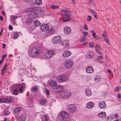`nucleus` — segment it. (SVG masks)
<instances>
[{
    "label": "nucleus",
    "instance_id": "obj_1",
    "mask_svg": "<svg viewBox=\"0 0 121 121\" xmlns=\"http://www.w3.org/2000/svg\"><path fill=\"white\" fill-rule=\"evenodd\" d=\"M42 52V50L41 48L38 47L36 48L34 47L30 51V54L31 56H35L38 55L40 53Z\"/></svg>",
    "mask_w": 121,
    "mask_h": 121
},
{
    "label": "nucleus",
    "instance_id": "obj_2",
    "mask_svg": "<svg viewBox=\"0 0 121 121\" xmlns=\"http://www.w3.org/2000/svg\"><path fill=\"white\" fill-rule=\"evenodd\" d=\"M60 96L63 98L67 99L69 98L72 95L71 92L67 91H63L60 93Z\"/></svg>",
    "mask_w": 121,
    "mask_h": 121
},
{
    "label": "nucleus",
    "instance_id": "obj_3",
    "mask_svg": "<svg viewBox=\"0 0 121 121\" xmlns=\"http://www.w3.org/2000/svg\"><path fill=\"white\" fill-rule=\"evenodd\" d=\"M60 116L58 117L59 120H62L67 118L69 116V115L68 112L65 111H62L60 112Z\"/></svg>",
    "mask_w": 121,
    "mask_h": 121
},
{
    "label": "nucleus",
    "instance_id": "obj_4",
    "mask_svg": "<svg viewBox=\"0 0 121 121\" xmlns=\"http://www.w3.org/2000/svg\"><path fill=\"white\" fill-rule=\"evenodd\" d=\"M65 67L67 69L70 68L73 65V61L70 60H66L64 62Z\"/></svg>",
    "mask_w": 121,
    "mask_h": 121
},
{
    "label": "nucleus",
    "instance_id": "obj_5",
    "mask_svg": "<svg viewBox=\"0 0 121 121\" xmlns=\"http://www.w3.org/2000/svg\"><path fill=\"white\" fill-rule=\"evenodd\" d=\"M61 12H64L65 13H63L61 14V15L62 16L65 18H68L71 16V15L69 13H70L71 11L69 10H66L64 9H62L60 10Z\"/></svg>",
    "mask_w": 121,
    "mask_h": 121
},
{
    "label": "nucleus",
    "instance_id": "obj_6",
    "mask_svg": "<svg viewBox=\"0 0 121 121\" xmlns=\"http://www.w3.org/2000/svg\"><path fill=\"white\" fill-rule=\"evenodd\" d=\"M67 79V76L64 75H61L58 76L57 78V80L59 82H64Z\"/></svg>",
    "mask_w": 121,
    "mask_h": 121
},
{
    "label": "nucleus",
    "instance_id": "obj_7",
    "mask_svg": "<svg viewBox=\"0 0 121 121\" xmlns=\"http://www.w3.org/2000/svg\"><path fill=\"white\" fill-rule=\"evenodd\" d=\"M61 40V37L60 36L54 37L52 39V42L55 44L58 43L60 42Z\"/></svg>",
    "mask_w": 121,
    "mask_h": 121
},
{
    "label": "nucleus",
    "instance_id": "obj_8",
    "mask_svg": "<svg viewBox=\"0 0 121 121\" xmlns=\"http://www.w3.org/2000/svg\"><path fill=\"white\" fill-rule=\"evenodd\" d=\"M68 111L71 113L75 112L76 111V108L74 105L71 104L69 105L68 107Z\"/></svg>",
    "mask_w": 121,
    "mask_h": 121
},
{
    "label": "nucleus",
    "instance_id": "obj_9",
    "mask_svg": "<svg viewBox=\"0 0 121 121\" xmlns=\"http://www.w3.org/2000/svg\"><path fill=\"white\" fill-rule=\"evenodd\" d=\"M55 54V52L51 50L48 52L44 56L46 58H49L52 57L53 55Z\"/></svg>",
    "mask_w": 121,
    "mask_h": 121
},
{
    "label": "nucleus",
    "instance_id": "obj_10",
    "mask_svg": "<svg viewBox=\"0 0 121 121\" xmlns=\"http://www.w3.org/2000/svg\"><path fill=\"white\" fill-rule=\"evenodd\" d=\"M49 26L47 24H43L41 25L40 29L42 31H45L49 29Z\"/></svg>",
    "mask_w": 121,
    "mask_h": 121
},
{
    "label": "nucleus",
    "instance_id": "obj_11",
    "mask_svg": "<svg viewBox=\"0 0 121 121\" xmlns=\"http://www.w3.org/2000/svg\"><path fill=\"white\" fill-rule=\"evenodd\" d=\"M63 88V87L62 86L59 85L53 88V91L54 92L57 93L60 92Z\"/></svg>",
    "mask_w": 121,
    "mask_h": 121
},
{
    "label": "nucleus",
    "instance_id": "obj_12",
    "mask_svg": "<svg viewBox=\"0 0 121 121\" xmlns=\"http://www.w3.org/2000/svg\"><path fill=\"white\" fill-rule=\"evenodd\" d=\"M64 31L65 33L66 34H69L71 33V29L70 27L68 26L65 27L64 29Z\"/></svg>",
    "mask_w": 121,
    "mask_h": 121
},
{
    "label": "nucleus",
    "instance_id": "obj_13",
    "mask_svg": "<svg viewBox=\"0 0 121 121\" xmlns=\"http://www.w3.org/2000/svg\"><path fill=\"white\" fill-rule=\"evenodd\" d=\"M91 31L92 34V36L93 38L94 39L97 40H99L101 39V37L100 36H97L96 35V33L94 30H91Z\"/></svg>",
    "mask_w": 121,
    "mask_h": 121
},
{
    "label": "nucleus",
    "instance_id": "obj_14",
    "mask_svg": "<svg viewBox=\"0 0 121 121\" xmlns=\"http://www.w3.org/2000/svg\"><path fill=\"white\" fill-rule=\"evenodd\" d=\"M86 71L88 73H91L93 72L94 70L91 66H89L87 67L86 69Z\"/></svg>",
    "mask_w": 121,
    "mask_h": 121
},
{
    "label": "nucleus",
    "instance_id": "obj_15",
    "mask_svg": "<svg viewBox=\"0 0 121 121\" xmlns=\"http://www.w3.org/2000/svg\"><path fill=\"white\" fill-rule=\"evenodd\" d=\"M47 102L46 99H42L40 100L39 104L41 105L44 106L46 104Z\"/></svg>",
    "mask_w": 121,
    "mask_h": 121
},
{
    "label": "nucleus",
    "instance_id": "obj_16",
    "mask_svg": "<svg viewBox=\"0 0 121 121\" xmlns=\"http://www.w3.org/2000/svg\"><path fill=\"white\" fill-rule=\"evenodd\" d=\"M99 106L100 108H104L106 107V104L105 102L104 101H101L99 102Z\"/></svg>",
    "mask_w": 121,
    "mask_h": 121
},
{
    "label": "nucleus",
    "instance_id": "obj_17",
    "mask_svg": "<svg viewBox=\"0 0 121 121\" xmlns=\"http://www.w3.org/2000/svg\"><path fill=\"white\" fill-rule=\"evenodd\" d=\"M94 106V103L92 102H90L87 103L86 107L87 108H91L93 107Z\"/></svg>",
    "mask_w": 121,
    "mask_h": 121
},
{
    "label": "nucleus",
    "instance_id": "obj_18",
    "mask_svg": "<svg viewBox=\"0 0 121 121\" xmlns=\"http://www.w3.org/2000/svg\"><path fill=\"white\" fill-rule=\"evenodd\" d=\"M49 84L50 86L52 87L56 86L57 85L56 82L54 80L51 81L49 82Z\"/></svg>",
    "mask_w": 121,
    "mask_h": 121
},
{
    "label": "nucleus",
    "instance_id": "obj_19",
    "mask_svg": "<svg viewBox=\"0 0 121 121\" xmlns=\"http://www.w3.org/2000/svg\"><path fill=\"white\" fill-rule=\"evenodd\" d=\"M71 53L69 51H66L63 54V56L65 57H67L71 54Z\"/></svg>",
    "mask_w": 121,
    "mask_h": 121
},
{
    "label": "nucleus",
    "instance_id": "obj_20",
    "mask_svg": "<svg viewBox=\"0 0 121 121\" xmlns=\"http://www.w3.org/2000/svg\"><path fill=\"white\" fill-rule=\"evenodd\" d=\"M106 33V32L105 31H104V33L102 35V36L104 38L106 42L108 44H109V41L105 34Z\"/></svg>",
    "mask_w": 121,
    "mask_h": 121
},
{
    "label": "nucleus",
    "instance_id": "obj_21",
    "mask_svg": "<svg viewBox=\"0 0 121 121\" xmlns=\"http://www.w3.org/2000/svg\"><path fill=\"white\" fill-rule=\"evenodd\" d=\"M69 42L68 40H66L63 41L61 43V45L64 47H66L68 46Z\"/></svg>",
    "mask_w": 121,
    "mask_h": 121
},
{
    "label": "nucleus",
    "instance_id": "obj_22",
    "mask_svg": "<svg viewBox=\"0 0 121 121\" xmlns=\"http://www.w3.org/2000/svg\"><path fill=\"white\" fill-rule=\"evenodd\" d=\"M55 32V30L53 27L50 28L48 31V34L49 35H50L53 34Z\"/></svg>",
    "mask_w": 121,
    "mask_h": 121
},
{
    "label": "nucleus",
    "instance_id": "obj_23",
    "mask_svg": "<svg viewBox=\"0 0 121 121\" xmlns=\"http://www.w3.org/2000/svg\"><path fill=\"white\" fill-rule=\"evenodd\" d=\"M85 91L86 95L87 96H88L91 95V92L90 90L89 89L87 88L86 89Z\"/></svg>",
    "mask_w": 121,
    "mask_h": 121
},
{
    "label": "nucleus",
    "instance_id": "obj_24",
    "mask_svg": "<svg viewBox=\"0 0 121 121\" xmlns=\"http://www.w3.org/2000/svg\"><path fill=\"white\" fill-rule=\"evenodd\" d=\"M22 87H20L18 90L20 92H22L23 91V89H25L26 86L25 84L24 83H23L22 84Z\"/></svg>",
    "mask_w": 121,
    "mask_h": 121
},
{
    "label": "nucleus",
    "instance_id": "obj_25",
    "mask_svg": "<svg viewBox=\"0 0 121 121\" xmlns=\"http://www.w3.org/2000/svg\"><path fill=\"white\" fill-rule=\"evenodd\" d=\"M86 56L87 58L90 59H92L94 56L93 53L91 52L88 53L86 54Z\"/></svg>",
    "mask_w": 121,
    "mask_h": 121
},
{
    "label": "nucleus",
    "instance_id": "obj_26",
    "mask_svg": "<svg viewBox=\"0 0 121 121\" xmlns=\"http://www.w3.org/2000/svg\"><path fill=\"white\" fill-rule=\"evenodd\" d=\"M98 116L100 117H104L106 116V114L105 112H102L98 114Z\"/></svg>",
    "mask_w": 121,
    "mask_h": 121
},
{
    "label": "nucleus",
    "instance_id": "obj_27",
    "mask_svg": "<svg viewBox=\"0 0 121 121\" xmlns=\"http://www.w3.org/2000/svg\"><path fill=\"white\" fill-rule=\"evenodd\" d=\"M7 65L6 64H5L4 66V67L2 69L1 71V74L3 75L4 73V72L6 71L7 70Z\"/></svg>",
    "mask_w": 121,
    "mask_h": 121
},
{
    "label": "nucleus",
    "instance_id": "obj_28",
    "mask_svg": "<svg viewBox=\"0 0 121 121\" xmlns=\"http://www.w3.org/2000/svg\"><path fill=\"white\" fill-rule=\"evenodd\" d=\"M18 18V17L15 15H12L11 17V20L12 22H14L15 20Z\"/></svg>",
    "mask_w": 121,
    "mask_h": 121
},
{
    "label": "nucleus",
    "instance_id": "obj_29",
    "mask_svg": "<svg viewBox=\"0 0 121 121\" xmlns=\"http://www.w3.org/2000/svg\"><path fill=\"white\" fill-rule=\"evenodd\" d=\"M31 17L32 16V18L35 19L38 16L37 14L35 12H33L31 14Z\"/></svg>",
    "mask_w": 121,
    "mask_h": 121
},
{
    "label": "nucleus",
    "instance_id": "obj_30",
    "mask_svg": "<svg viewBox=\"0 0 121 121\" xmlns=\"http://www.w3.org/2000/svg\"><path fill=\"white\" fill-rule=\"evenodd\" d=\"M101 78L100 76L97 75L95 76V81L96 82H98L100 81Z\"/></svg>",
    "mask_w": 121,
    "mask_h": 121
},
{
    "label": "nucleus",
    "instance_id": "obj_31",
    "mask_svg": "<svg viewBox=\"0 0 121 121\" xmlns=\"http://www.w3.org/2000/svg\"><path fill=\"white\" fill-rule=\"evenodd\" d=\"M34 23L35 26H37L41 24L40 22L38 20H36L34 21Z\"/></svg>",
    "mask_w": 121,
    "mask_h": 121
},
{
    "label": "nucleus",
    "instance_id": "obj_32",
    "mask_svg": "<svg viewBox=\"0 0 121 121\" xmlns=\"http://www.w3.org/2000/svg\"><path fill=\"white\" fill-rule=\"evenodd\" d=\"M51 8L52 9H56L59 8V6L55 4L51 5L50 6Z\"/></svg>",
    "mask_w": 121,
    "mask_h": 121
},
{
    "label": "nucleus",
    "instance_id": "obj_33",
    "mask_svg": "<svg viewBox=\"0 0 121 121\" xmlns=\"http://www.w3.org/2000/svg\"><path fill=\"white\" fill-rule=\"evenodd\" d=\"M21 110V108L20 107H18L15 108L14 109L15 112L16 113H17Z\"/></svg>",
    "mask_w": 121,
    "mask_h": 121
},
{
    "label": "nucleus",
    "instance_id": "obj_34",
    "mask_svg": "<svg viewBox=\"0 0 121 121\" xmlns=\"http://www.w3.org/2000/svg\"><path fill=\"white\" fill-rule=\"evenodd\" d=\"M35 4L38 5H40L42 4L41 0H35Z\"/></svg>",
    "mask_w": 121,
    "mask_h": 121
},
{
    "label": "nucleus",
    "instance_id": "obj_35",
    "mask_svg": "<svg viewBox=\"0 0 121 121\" xmlns=\"http://www.w3.org/2000/svg\"><path fill=\"white\" fill-rule=\"evenodd\" d=\"M9 112L8 111V108L5 109L4 110V113L5 115H8L9 114Z\"/></svg>",
    "mask_w": 121,
    "mask_h": 121
},
{
    "label": "nucleus",
    "instance_id": "obj_36",
    "mask_svg": "<svg viewBox=\"0 0 121 121\" xmlns=\"http://www.w3.org/2000/svg\"><path fill=\"white\" fill-rule=\"evenodd\" d=\"M42 121H48L47 116L46 115H44L42 118Z\"/></svg>",
    "mask_w": 121,
    "mask_h": 121
},
{
    "label": "nucleus",
    "instance_id": "obj_37",
    "mask_svg": "<svg viewBox=\"0 0 121 121\" xmlns=\"http://www.w3.org/2000/svg\"><path fill=\"white\" fill-rule=\"evenodd\" d=\"M35 10L34 7H31L27 9V11L28 12H32L34 11Z\"/></svg>",
    "mask_w": 121,
    "mask_h": 121
},
{
    "label": "nucleus",
    "instance_id": "obj_38",
    "mask_svg": "<svg viewBox=\"0 0 121 121\" xmlns=\"http://www.w3.org/2000/svg\"><path fill=\"white\" fill-rule=\"evenodd\" d=\"M38 90V88L37 86H35L33 87L31 89V90L33 91H37Z\"/></svg>",
    "mask_w": 121,
    "mask_h": 121
},
{
    "label": "nucleus",
    "instance_id": "obj_39",
    "mask_svg": "<svg viewBox=\"0 0 121 121\" xmlns=\"http://www.w3.org/2000/svg\"><path fill=\"white\" fill-rule=\"evenodd\" d=\"M18 91V90L17 89H14L13 91V94L15 95H17Z\"/></svg>",
    "mask_w": 121,
    "mask_h": 121
},
{
    "label": "nucleus",
    "instance_id": "obj_40",
    "mask_svg": "<svg viewBox=\"0 0 121 121\" xmlns=\"http://www.w3.org/2000/svg\"><path fill=\"white\" fill-rule=\"evenodd\" d=\"M6 103H9L11 102V99L10 98H6Z\"/></svg>",
    "mask_w": 121,
    "mask_h": 121
},
{
    "label": "nucleus",
    "instance_id": "obj_41",
    "mask_svg": "<svg viewBox=\"0 0 121 121\" xmlns=\"http://www.w3.org/2000/svg\"><path fill=\"white\" fill-rule=\"evenodd\" d=\"M89 11L91 13H92L93 15H97V13L95 11L91 9H89Z\"/></svg>",
    "mask_w": 121,
    "mask_h": 121
},
{
    "label": "nucleus",
    "instance_id": "obj_42",
    "mask_svg": "<svg viewBox=\"0 0 121 121\" xmlns=\"http://www.w3.org/2000/svg\"><path fill=\"white\" fill-rule=\"evenodd\" d=\"M6 98H2L0 99V102L1 103H6Z\"/></svg>",
    "mask_w": 121,
    "mask_h": 121
},
{
    "label": "nucleus",
    "instance_id": "obj_43",
    "mask_svg": "<svg viewBox=\"0 0 121 121\" xmlns=\"http://www.w3.org/2000/svg\"><path fill=\"white\" fill-rule=\"evenodd\" d=\"M96 58L97 60H101L103 59V57L102 56H97Z\"/></svg>",
    "mask_w": 121,
    "mask_h": 121
},
{
    "label": "nucleus",
    "instance_id": "obj_44",
    "mask_svg": "<svg viewBox=\"0 0 121 121\" xmlns=\"http://www.w3.org/2000/svg\"><path fill=\"white\" fill-rule=\"evenodd\" d=\"M20 118L21 119L22 121H25V117L24 115H22Z\"/></svg>",
    "mask_w": 121,
    "mask_h": 121
},
{
    "label": "nucleus",
    "instance_id": "obj_45",
    "mask_svg": "<svg viewBox=\"0 0 121 121\" xmlns=\"http://www.w3.org/2000/svg\"><path fill=\"white\" fill-rule=\"evenodd\" d=\"M18 36V33L17 32H16L14 35V38L16 39L17 38Z\"/></svg>",
    "mask_w": 121,
    "mask_h": 121
},
{
    "label": "nucleus",
    "instance_id": "obj_46",
    "mask_svg": "<svg viewBox=\"0 0 121 121\" xmlns=\"http://www.w3.org/2000/svg\"><path fill=\"white\" fill-rule=\"evenodd\" d=\"M84 28V30H88V27L86 24H85L83 25Z\"/></svg>",
    "mask_w": 121,
    "mask_h": 121
},
{
    "label": "nucleus",
    "instance_id": "obj_47",
    "mask_svg": "<svg viewBox=\"0 0 121 121\" xmlns=\"http://www.w3.org/2000/svg\"><path fill=\"white\" fill-rule=\"evenodd\" d=\"M91 16H88L87 18V21L88 22L90 21L91 19Z\"/></svg>",
    "mask_w": 121,
    "mask_h": 121
},
{
    "label": "nucleus",
    "instance_id": "obj_48",
    "mask_svg": "<svg viewBox=\"0 0 121 121\" xmlns=\"http://www.w3.org/2000/svg\"><path fill=\"white\" fill-rule=\"evenodd\" d=\"M90 47L91 48H93L94 46L93 43L92 42H90L89 44Z\"/></svg>",
    "mask_w": 121,
    "mask_h": 121
},
{
    "label": "nucleus",
    "instance_id": "obj_49",
    "mask_svg": "<svg viewBox=\"0 0 121 121\" xmlns=\"http://www.w3.org/2000/svg\"><path fill=\"white\" fill-rule=\"evenodd\" d=\"M100 49V47L99 44H97L95 46V49Z\"/></svg>",
    "mask_w": 121,
    "mask_h": 121
},
{
    "label": "nucleus",
    "instance_id": "obj_50",
    "mask_svg": "<svg viewBox=\"0 0 121 121\" xmlns=\"http://www.w3.org/2000/svg\"><path fill=\"white\" fill-rule=\"evenodd\" d=\"M33 0H24L25 2L29 3L33 2Z\"/></svg>",
    "mask_w": 121,
    "mask_h": 121
},
{
    "label": "nucleus",
    "instance_id": "obj_51",
    "mask_svg": "<svg viewBox=\"0 0 121 121\" xmlns=\"http://www.w3.org/2000/svg\"><path fill=\"white\" fill-rule=\"evenodd\" d=\"M118 99L120 100H121V95L120 94H118Z\"/></svg>",
    "mask_w": 121,
    "mask_h": 121
},
{
    "label": "nucleus",
    "instance_id": "obj_52",
    "mask_svg": "<svg viewBox=\"0 0 121 121\" xmlns=\"http://www.w3.org/2000/svg\"><path fill=\"white\" fill-rule=\"evenodd\" d=\"M85 40V38L84 36H83L82 39L80 40V42H82L84 41Z\"/></svg>",
    "mask_w": 121,
    "mask_h": 121
},
{
    "label": "nucleus",
    "instance_id": "obj_53",
    "mask_svg": "<svg viewBox=\"0 0 121 121\" xmlns=\"http://www.w3.org/2000/svg\"><path fill=\"white\" fill-rule=\"evenodd\" d=\"M9 29L10 30H12L13 29V28L11 25H9Z\"/></svg>",
    "mask_w": 121,
    "mask_h": 121
},
{
    "label": "nucleus",
    "instance_id": "obj_54",
    "mask_svg": "<svg viewBox=\"0 0 121 121\" xmlns=\"http://www.w3.org/2000/svg\"><path fill=\"white\" fill-rule=\"evenodd\" d=\"M107 118L108 120H109L111 121L112 119V117L110 116H108L107 117Z\"/></svg>",
    "mask_w": 121,
    "mask_h": 121
},
{
    "label": "nucleus",
    "instance_id": "obj_55",
    "mask_svg": "<svg viewBox=\"0 0 121 121\" xmlns=\"http://www.w3.org/2000/svg\"><path fill=\"white\" fill-rule=\"evenodd\" d=\"M119 90L118 88V87H116V88L114 90V91H115L116 92V91H118Z\"/></svg>",
    "mask_w": 121,
    "mask_h": 121
},
{
    "label": "nucleus",
    "instance_id": "obj_56",
    "mask_svg": "<svg viewBox=\"0 0 121 121\" xmlns=\"http://www.w3.org/2000/svg\"><path fill=\"white\" fill-rule=\"evenodd\" d=\"M46 94L48 95H49V92L48 90L46 89Z\"/></svg>",
    "mask_w": 121,
    "mask_h": 121
},
{
    "label": "nucleus",
    "instance_id": "obj_57",
    "mask_svg": "<svg viewBox=\"0 0 121 121\" xmlns=\"http://www.w3.org/2000/svg\"><path fill=\"white\" fill-rule=\"evenodd\" d=\"M69 21V20L68 19H64L63 20V22H68Z\"/></svg>",
    "mask_w": 121,
    "mask_h": 121
},
{
    "label": "nucleus",
    "instance_id": "obj_58",
    "mask_svg": "<svg viewBox=\"0 0 121 121\" xmlns=\"http://www.w3.org/2000/svg\"><path fill=\"white\" fill-rule=\"evenodd\" d=\"M118 114H117L115 115L114 116V117L116 118H117L118 117Z\"/></svg>",
    "mask_w": 121,
    "mask_h": 121
},
{
    "label": "nucleus",
    "instance_id": "obj_59",
    "mask_svg": "<svg viewBox=\"0 0 121 121\" xmlns=\"http://www.w3.org/2000/svg\"><path fill=\"white\" fill-rule=\"evenodd\" d=\"M83 32L84 33V35H85L86 36V35H87L88 34V33L87 32Z\"/></svg>",
    "mask_w": 121,
    "mask_h": 121
},
{
    "label": "nucleus",
    "instance_id": "obj_60",
    "mask_svg": "<svg viewBox=\"0 0 121 121\" xmlns=\"http://www.w3.org/2000/svg\"><path fill=\"white\" fill-rule=\"evenodd\" d=\"M6 56V54H4L3 56V57H2V59L3 60V59Z\"/></svg>",
    "mask_w": 121,
    "mask_h": 121
},
{
    "label": "nucleus",
    "instance_id": "obj_61",
    "mask_svg": "<svg viewBox=\"0 0 121 121\" xmlns=\"http://www.w3.org/2000/svg\"><path fill=\"white\" fill-rule=\"evenodd\" d=\"M107 72L110 74L111 73V71L110 70H107Z\"/></svg>",
    "mask_w": 121,
    "mask_h": 121
},
{
    "label": "nucleus",
    "instance_id": "obj_62",
    "mask_svg": "<svg viewBox=\"0 0 121 121\" xmlns=\"http://www.w3.org/2000/svg\"><path fill=\"white\" fill-rule=\"evenodd\" d=\"M71 1L73 3V4H76V3L75 0H71Z\"/></svg>",
    "mask_w": 121,
    "mask_h": 121
},
{
    "label": "nucleus",
    "instance_id": "obj_63",
    "mask_svg": "<svg viewBox=\"0 0 121 121\" xmlns=\"http://www.w3.org/2000/svg\"><path fill=\"white\" fill-rule=\"evenodd\" d=\"M96 52L98 53H99V54L100 55H101V54H102V52H100L99 50L98 51H97Z\"/></svg>",
    "mask_w": 121,
    "mask_h": 121
},
{
    "label": "nucleus",
    "instance_id": "obj_64",
    "mask_svg": "<svg viewBox=\"0 0 121 121\" xmlns=\"http://www.w3.org/2000/svg\"><path fill=\"white\" fill-rule=\"evenodd\" d=\"M2 48H4L5 47V44L4 43H3Z\"/></svg>",
    "mask_w": 121,
    "mask_h": 121
}]
</instances>
